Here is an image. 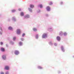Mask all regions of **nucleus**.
<instances>
[{
	"mask_svg": "<svg viewBox=\"0 0 74 74\" xmlns=\"http://www.w3.org/2000/svg\"><path fill=\"white\" fill-rule=\"evenodd\" d=\"M5 70H9L10 69V68H9V66H6L5 67Z\"/></svg>",
	"mask_w": 74,
	"mask_h": 74,
	"instance_id": "1",
	"label": "nucleus"
},
{
	"mask_svg": "<svg viewBox=\"0 0 74 74\" xmlns=\"http://www.w3.org/2000/svg\"><path fill=\"white\" fill-rule=\"evenodd\" d=\"M17 33L18 34H19L21 33V30L19 29H17Z\"/></svg>",
	"mask_w": 74,
	"mask_h": 74,
	"instance_id": "2",
	"label": "nucleus"
},
{
	"mask_svg": "<svg viewBox=\"0 0 74 74\" xmlns=\"http://www.w3.org/2000/svg\"><path fill=\"white\" fill-rule=\"evenodd\" d=\"M14 53L15 55H18V54H19V51L17 50H15Z\"/></svg>",
	"mask_w": 74,
	"mask_h": 74,
	"instance_id": "3",
	"label": "nucleus"
},
{
	"mask_svg": "<svg viewBox=\"0 0 74 74\" xmlns=\"http://www.w3.org/2000/svg\"><path fill=\"white\" fill-rule=\"evenodd\" d=\"M46 36H47V34H44L42 36V38H44L46 37Z\"/></svg>",
	"mask_w": 74,
	"mask_h": 74,
	"instance_id": "4",
	"label": "nucleus"
},
{
	"mask_svg": "<svg viewBox=\"0 0 74 74\" xmlns=\"http://www.w3.org/2000/svg\"><path fill=\"white\" fill-rule=\"evenodd\" d=\"M47 11H50V7H49V6H47Z\"/></svg>",
	"mask_w": 74,
	"mask_h": 74,
	"instance_id": "5",
	"label": "nucleus"
},
{
	"mask_svg": "<svg viewBox=\"0 0 74 74\" xmlns=\"http://www.w3.org/2000/svg\"><path fill=\"white\" fill-rule=\"evenodd\" d=\"M25 17V18H29V15L28 14L26 15Z\"/></svg>",
	"mask_w": 74,
	"mask_h": 74,
	"instance_id": "6",
	"label": "nucleus"
},
{
	"mask_svg": "<svg viewBox=\"0 0 74 74\" xmlns=\"http://www.w3.org/2000/svg\"><path fill=\"white\" fill-rule=\"evenodd\" d=\"M1 50L3 52H4V51H5V49L4 48L2 47L1 48Z\"/></svg>",
	"mask_w": 74,
	"mask_h": 74,
	"instance_id": "7",
	"label": "nucleus"
},
{
	"mask_svg": "<svg viewBox=\"0 0 74 74\" xmlns=\"http://www.w3.org/2000/svg\"><path fill=\"white\" fill-rule=\"evenodd\" d=\"M57 39L58 41H60V38L59 36H57Z\"/></svg>",
	"mask_w": 74,
	"mask_h": 74,
	"instance_id": "8",
	"label": "nucleus"
},
{
	"mask_svg": "<svg viewBox=\"0 0 74 74\" xmlns=\"http://www.w3.org/2000/svg\"><path fill=\"white\" fill-rule=\"evenodd\" d=\"M2 58L4 59V60H5V59H6V56L5 55H3L2 56Z\"/></svg>",
	"mask_w": 74,
	"mask_h": 74,
	"instance_id": "9",
	"label": "nucleus"
},
{
	"mask_svg": "<svg viewBox=\"0 0 74 74\" xmlns=\"http://www.w3.org/2000/svg\"><path fill=\"white\" fill-rule=\"evenodd\" d=\"M33 30L34 31V32H36L37 31V29L35 28H34L33 29Z\"/></svg>",
	"mask_w": 74,
	"mask_h": 74,
	"instance_id": "10",
	"label": "nucleus"
},
{
	"mask_svg": "<svg viewBox=\"0 0 74 74\" xmlns=\"http://www.w3.org/2000/svg\"><path fill=\"white\" fill-rule=\"evenodd\" d=\"M63 34V33L62 32H60L59 35H60V36H62V35Z\"/></svg>",
	"mask_w": 74,
	"mask_h": 74,
	"instance_id": "11",
	"label": "nucleus"
},
{
	"mask_svg": "<svg viewBox=\"0 0 74 74\" xmlns=\"http://www.w3.org/2000/svg\"><path fill=\"white\" fill-rule=\"evenodd\" d=\"M30 6L31 8H34V5H30Z\"/></svg>",
	"mask_w": 74,
	"mask_h": 74,
	"instance_id": "12",
	"label": "nucleus"
},
{
	"mask_svg": "<svg viewBox=\"0 0 74 74\" xmlns=\"http://www.w3.org/2000/svg\"><path fill=\"white\" fill-rule=\"evenodd\" d=\"M8 29H9V30H12V27H10L8 28Z\"/></svg>",
	"mask_w": 74,
	"mask_h": 74,
	"instance_id": "13",
	"label": "nucleus"
},
{
	"mask_svg": "<svg viewBox=\"0 0 74 74\" xmlns=\"http://www.w3.org/2000/svg\"><path fill=\"white\" fill-rule=\"evenodd\" d=\"M21 15L22 16H23V15H24V14L23 13V12H22L21 13Z\"/></svg>",
	"mask_w": 74,
	"mask_h": 74,
	"instance_id": "14",
	"label": "nucleus"
},
{
	"mask_svg": "<svg viewBox=\"0 0 74 74\" xmlns=\"http://www.w3.org/2000/svg\"><path fill=\"white\" fill-rule=\"evenodd\" d=\"M19 44L20 45H22V42H20L19 43Z\"/></svg>",
	"mask_w": 74,
	"mask_h": 74,
	"instance_id": "15",
	"label": "nucleus"
},
{
	"mask_svg": "<svg viewBox=\"0 0 74 74\" xmlns=\"http://www.w3.org/2000/svg\"><path fill=\"white\" fill-rule=\"evenodd\" d=\"M38 68H39V69H42V67L41 66H38Z\"/></svg>",
	"mask_w": 74,
	"mask_h": 74,
	"instance_id": "16",
	"label": "nucleus"
},
{
	"mask_svg": "<svg viewBox=\"0 0 74 74\" xmlns=\"http://www.w3.org/2000/svg\"><path fill=\"white\" fill-rule=\"evenodd\" d=\"M64 36H66L67 35V33L66 32H64Z\"/></svg>",
	"mask_w": 74,
	"mask_h": 74,
	"instance_id": "17",
	"label": "nucleus"
},
{
	"mask_svg": "<svg viewBox=\"0 0 74 74\" xmlns=\"http://www.w3.org/2000/svg\"><path fill=\"white\" fill-rule=\"evenodd\" d=\"M15 39H16V37H14L13 38V40H15Z\"/></svg>",
	"mask_w": 74,
	"mask_h": 74,
	"instance_id": "18",
	"label": "nucleus"
},
{
	"mask_svg": "<svg viewBox=\"0 0 74 74\" xmlns=\"http://www.w3.org/2000/svg\"><path fill=\"white\" fill-rule=\"evenodd\" d=\"M40 8H42V5H40Z\"/></svg>",
	"mask_w": 74,
	"mask_h": 74,
	"instance_id": "19",
	"label": "nucleus"
},
{
	"mask_svg": "<svg viewBox=\"0 0 74 74\" xmlns=\"http://www.w3.org/2000/svg\"><path fill=\"white\" fill-rule=\"evenodd\" d=\"M25 35V34H23L22 35L23 37H24V36Z\"/></svg>",
	"mask_w": 74,
	"mask_h": 74,
	"instance_id": "20",
	"label": "nucleus"
},
{
	"mask_svg": "<svg viewBox=\"0 0 74 74\" xmlns=\"http://www.w3.org/2000/svg\"><path fill=\"white\" fill-rule=\"evenodd\" d=\"M38 35H36V38H38Z\"/></svg>",
	"mask_w": 74,
	"mask_h": 74,
	"instance_id": "21",
	"label": "nucleus"
},
{
	"mask_svg": "<svg viewBox=\"0 0 74 74\" xmlns=\"http://www.w3.org/2000/svg\"><path fill=\"white\" fill-rule=\"evenodd\" d=\"M15 10H12V12H15Z\"/></svg>",
	"mask_w": 74,
	"mask_h": 74,
	"instance_id": "22",
	"label": "nucleus"
},
{
	"mask_svg": "<svg viewBox=\"0 0 74 74\" xmlns=\"http://www.w3.org/2000/svg\"><path fill=\"white\" fill-rule=\"evenodd\" d=\"M50 5H51L52 4V2H51L49 4Z\"/></svg>",
	"mask_w": 74,
	"mask_h": 74,
	"instance_id": "23",
	"label": "nucleus"
},
{
	"mask_svg": "<svg viewBox=\"0 0 74 74\" xmlns=\"http://www.w3.org/2000/svg\"><path fill=\"white\" fill-rule=\"evenodd\" d=\"M5 74H8V72L7 71V72H6L5 73Z\"/></svg>",
	"mask_w": 74,
	"mask_h": 74,
	"instance_id": "24",
	"label": "nucleus"
},
{
	"mask_svg": "<svg viewBox=\"0 0 74 74\" xmlns=\"http://www.w3.org/2000/svg\"><path fill=\"white\" fill-rule=\"evenodd\" d=\"M21 41H23V38H21Z\"/></svg>",
	"mask_w": 74,
	"mask_h": 74,
	"instance_id": "25",
	"label": "nucleus"
},
{
	"mask_svg": "<svg viewBox=\"0 0 74 74\" xmlns=\"http://www.w3.org/2000/svg\"><path fill=\"white\" fill-rule=\"evenodd\" d=\"M61 49L63 50V47H61Z\"/></svg>",
	"mask_w": 74,
	"mask_h": 74,
	"instance_id": "26",
	"label": "nucleus"
},
{
	"mask_svg": "<svg viewBox=\"0 0 74 74\" xmlns=\"http://www.w3.org/2000/svg\"><path fill=\"white\" fill-rule=\"evenodd\" d=\"M3 44V42H1V45H2Z\"/></svg>",
	"mask_w": 74,
	"mask_h": 74,
	"instance_id": "27",
	"label": "nucleus"
},
{
	"mask_svg": "<svg viewBox=\"0 0 74 74\" xmlns=\"http://www.w3.org/2000/svg\"><path fill=\"white\" fill-rule=\"evenodd\" d=\"M60 4H63V2H61Z\"/></svg>",
	"mask_w": 74,
	"mask_h": 74,
	"instance_id": "28",
	"label": "nucleus"
},
{
	"mask_svg": "<svg viewBox=\"0 0 74 74\" xmlns=\"http://www.w3.org/2000/svg\"><path fill=\"white\" fill-rule=\"evenodd\" d=\"M1 74H4V73H3V72H1Z\"/></svg>",
	"mask_w": 74,
	"mask_h": 74,
	"instance_id": "29",
	"label": "nucleus"
},
{
	"mask_svg": "<svg viewBox=\"0 0 74 74\" xmlns=\"http://www.w3.org/2000/svg\"><path fill=\"white\" fill-rule=\"evenodd\" d=\"M18 10H19V11H21V9H18Z\"/></svg>",
	"mask_w": 74,
	"mask_h": 74,
	"instance_id": "30",
	"label": "nucleus"
}]
</instances>
